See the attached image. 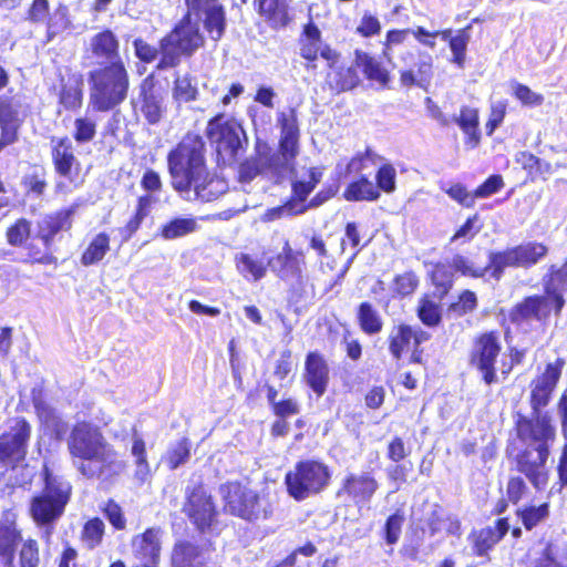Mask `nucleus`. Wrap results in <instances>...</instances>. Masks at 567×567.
<instances>
[{
  "instance_id": "nucleus-1",
  "label": "nucleus",
  "mask_w": 567,
  "mask_h": 567,
  "mask_svg": "<svg viewBox=\"0 0 567 567\" xmlns=\"http://www.w3.org/2000/svg\"><path fill=\"white\" fill-rule=\"evenodd\" d=\"M83 56L96 65L86 75L92 112L116 110L127 99L131 85L118 35L110 28L100 29L90 37Z\"/></svg>"
},
{
  "instance_id": "nucleus-2",
  "label": "nucleus",
  "mask_w": 567,
  "mask_h": 567,
  "mask_svg": "<svg viewBox=\"0 0 567 567\" xmlns=\"http://www.w3.org/2000/svg\"><path fill=\"white\" fill-rule=\"evenodd\" d=\"M78 205L72 204L52 213L45 214L33 231L32 221L19 217L9 224L4 230L6 243L13 248L22 249L24 261L30 265H58L55 240L61 231H70Z\"/></svg>"
},
{
  "instance_id": "nucleus-3",
  "label": "nucleus",
  "mask_w": 567,
  "mask_h": 567,
  "mask_svg": "<svg viewBox=\"0 0 567 567\" xmlns=\"http://www.w3.org/2000/svg\"><path fill=\"white\" fill-rule=\"evenodd\" d=\"M514 430L522 443L535 444L534 447H524L516 453L513 460L515 470L524 475L536 491H543L549 482L547 462L550 445L556 439L551 419L542 412H532L530 416L517 412Z\"/></svg>"
},
{
  "instance_id": "nucleus-4",
  "label": "nucleus",
  "mask_w": 567,
  "mask_h": 567,
  "mask_svg": "<svg viewBox=\"0 0 567 567\" xmlns=\"http://www.w3.org/2000/svg\"><path fill=\"white\" fill-rule=\"evenodd\" d=\"M277 124L280 130L278 147L276 152L265 145L264 152L246 157L237 166V181L247 184L264 172L271 173L280 178L295 171L296 159L300 152V128L298 113L295 107L277 115Z\"/></svg>"
},
{
  "instance_id": "nucleus-5",
  "label": "nucleus",
  "mask_w": 567,
  "mask_h": 567,
  "mask_svg": "<svg viewBox=\"0 0 567 567\" xmlns=\"http://www.w3.org/2000/svg\"><path fill=\"white\" fill-rule=\"evenodd\" d=\"M68 451L72 460L81 461L76 468L89 480L100 478L116 466V451L101 429L89 421H80L72 426Z\"/></svg>"
},
{
  "instance_id": "nucleus-6",
  "label": "nucleus",
  "mask_w": 567,
  "mask_h": 567,
  "mask_svg": "<svg viewBox=\"0 0 567 567\" xmlns=\"http://www.w3.org/2000/svg\"><path fill=\"white\" fill-rule=\"evenodd\" d=\"M167 171L172 188L189 194L190 185L207 167L206 144L199 134L187 132L167 153Z\"/></svg>"
},
{
  "instance_id": "nucleus-7",
  "label": "nucleus",
  "mask_w": 567,
  "mask_h": 567,
  "mask_svg": "<svg viewBox=\"0 0 567 567\" xmlns=\"http://www.w3.org/2000/svg\"><path fill=\"white\" fill-rule=\"evenodd\" d=\"M223 512L246 523L266 522L274 516V504L267 494L235 480L219 486Z\"/></svg>"
},
{
  "instance_id": "nucleus-8",
  "label": "nucleus",
  "mask_w": 567,
  "mask_h": 567,
  "mask_svg": "<svg viewBox=\"0 0 567 567\" xmlns=\"http://www.w3.org/2000/svg\"><path fill=\"white\" fill-rule=\"evenodd\" d=\"M42 488L31 499L29 515L38 526L55 523L65 512L71 501L72 485L55 475L44 463L40 472Z\"/></svg>"
},
{
  "instance_id": "nucleus-9",
  "label": "nucleus",
  "mask_w": 567,
  "mask_h": 567,
  "mask_svg": "<svg viewBox=\"0 0 567 567\" xmlns=\"http://www.w3.org/2000/svg\"><path fill=\"white\" fill-rule=\"evenodd\" d=\"M205 38L197 22L183 14L169 32L159 40V59L156 70L175 69L183 58H190L204 47Z\"/></svg>"
},
{
  "instance_id": "nucleus-10",
  "label": "nucleus",
  "mask_w": 567,
  "mask_h": 567,
  "mask_svg": "<svg viewBox=\"0 0 567 567\" xmlns=\"http://www.w3.org/2000/svg\"><path fill=\"white\" fill-rule=\"evenodd\" d=\"M205 137L223 163L235 162L246 150L247 136L241 123L223 112L207 121Z\"/></svg>"
},
{
  "instance_id": "nucleus-11",
  "label": "nucleus",
  "mask_w": 567,
  "mask_h": 567,
  "mask_svg": "<svg viewBox=\"0 0 567 567\" xmlns=\"http://www.w3.org/2000/svg\"><path fill=\"white\" fill-rule=\"evenodd\" d=\"M330 481L329 466L316 458L300 460L285 474L286 491L297 502L322 493Z\"/></svg>"
},
{
  "instance_id": "nucleus-12",
  "label": "nucleus",
  "mask_w": 567,
  "mask_h": 567,
  "mask_svg": "<svg viewBox=\"0 0 567 567\" xmlns=\"http://www.w3.org/2000/svg\"><path fill=\"white\" fill-rule=\"evenodd\" d=\"M565 305L564 295L547 292L528 295L511 307L507 312V320L515 327L532 321L546 327L551 317L559 318L561 316Z\"/></svg>"
},
{
  "instance_id": "nucleus-13",
  "label": "nucleus",
  "mask_w": 567,
  "mask_h": 567,
  "mask_svg": "<svg viewBox=\"0 0 567 567\" xmlns=\"http://www.w3.org/2000/svg\"><path fill=\"white\" fill-rule=\"evenodd\" d=\"M431 339V333L417 326L401 321L394 324L388 337L386 347L390 357L395 362L406 359L409 364H426L423 343Z\"/></svg>"
},
{
  "instance_id": "nucleus-14",
  "label": "nucleus",
  "mask_w": 567,
  "mask_h": 567,
  "mask_svg": "<svg viewBox=\"0 0 567 567\" xmlns=\"http://www.w3.org/2000/svg\"><path fill=\"white\" fill-rule=\"evenodd\" d=\"M503 344L498 330H485L476 333L468 352V364L480 373L486 385L498 382L497 362Z\"/></svg>"
},
{
  "instance_id": "nucleus-15",
  "label": "nucleus",
  "mask_w": 567,
  "mask_h": 567,
  "mask_svg": "<svg viewBox=\"0 0 567 567\" xmlns=\"http://www.w3.org/2000/svg\"><path fill=\"white\" fill-rule=\"evenodd\" d=\"M182 512L199 534L212 533L219 525V509L203 483L187 487Z\"/></svg>"
},
{
  "instance_id": "nucleus-16",
  "label": "nucleus",
  "mask_w": 567,
  "mask_h": 567,
  "mask_svg": "<svg viewBox=\"0 0 567 567\" xmlns=\"http://www.w3.org/2000/svg\"><path fill=\"white\" fill-rule=\"evenodd\" d=\"M32 426L23 416H17L0 434V466L16 470L25 462Z\"/></svg>"
},
{
  "instance_id": "nucleus-17",
  "label": "nucleus",
  "mask_w": 567,
  "mask_h": 567,
  "mask_svg": "<svg viewBox=\"0 0 567 567\" xmlns=\"http://www.w3.org/2000/svg\"><path fill=\"white\" fill-rule=\"evenodd\" d=\"M305 264L303 251H295L289 240L284 243L281 252L268 259L269 268L280 280L296 279V284L288 289L289 301L299 302L305 296L302 275Z\"/></svg>"
},
{
  "instance_id": "nucleus-18",
  "label": "nucleus",
  "mask_w": 567,
  "mask_h": 567,
  "mask_svg": "<svg viewBox=\"0 0 567 567\" xmlns=\"http://www.w3.org/2000/svg\"><path fill=\"white\" fill-rule=\"evenodd\" d=\"M298 48L308 71L317 70L318 58L327 61L330 69H333L341 58L339 51L324 43L321 30L312 20L302 25L298 38Z\"/></svg>"
},
{
  "instance_id": "nucleus-19",
  "label": "nucleus",
  "mask_w": 567,
  "mask_h": 567,
  "mask_svg": "<svg viewBox=\"0 0 567 567\" xmlns=\"http://www.w3.org/2000/svg\"><path fill=\"white\" fill-rule=\"evenodd\" d=\"M379 488L380 483L372 471L348 472L341 478L336 496L362 507L372 502Z\"/></svg>"
},
{
  "instance_id": "nucleus-20",
  "label": "nucleus",
  "mask_w": 567,
  "mask_h": 567,
  "mask_svg": "<svg viewBox=\"0 0 567 567\" xmlns=\"http://www.w3.org/2000/svg\"><path fill=\"white\" fill-rule=\"evenodd\" d=\"M189 19L202 18L203 28L209 39L221 40L227 29L226 8L220 0H184Z\"/></svg>"
},
{
  "instance_id": "nucleus-21",
  "label": "nucleus",
  "mask_w": 567,
  "mask_h": 567,
  "mask_svg": "<svg viewBox=\"0 0 567 567\" xmlns=\"http://www.w3.org/2000/svg\"><path fill=\"white\" fill-rule=\"evenodd\" d=\"M564 367L565 360L557 358L553 362H547L543 372L530 381L529 405L532 412H542L549 404L561 378Z\"/></svg>"
},
{
  "instance_id": "nucleus-22",
  "label": "nucleus",
  "mask_w": 567,
  "mask_h": 567,
  "mask_svg": "<svg viewBox=\"0 0 567 567\" xmlns=\"http://www.w3.org/2000/svg\"><path fill=\"white\" fill-rule=\"evenodd\" d=\"M50 156L54 173L59 177L70 183L80 178L82 165L76 157L72 140L69 136L51 137Z\"/></svg>"
},
{
  "instance_id": "nucleus-23",
  "label": "nucleus",
  "mask_w": 567,
  "mask_h": 567,
  "mask_svg": "<svg viewBox=\"0 0 567 567\" xmlns=\"http://www.w3.org/2000/svg\"><path fill=\"white\" fill-rule=\"evenodd\" d=\"M162 533L161 527L152 526L132 537V555L138 561V565L134 567H159Z\"/></svg>"
},
{
  "instance_id": "nucleus-24",
  "label": "nucleus",
  "mask_w": 567,
  "mask_h": 567,
  "mask_svg": "<svg viewBox=\"0 0 567 567\" xmlns=\"http://www.w3.org/2000/svg\"><path fill=\"white\" fill-rule=\"evenodd\" d=\"M508 530V517L497 518L494 522V526L473 529L467 537L471 544L472 555L483 557L486 561L491 560L489 553L506 536Z\"/></svg>"
},
{
  "instance_id": "nucleus-25",
  "label": "nucleus",
  "mask_w": 567,
  "mask_h": 567,
  "mask_svg": "<svg viewBox=\"0 0 567 567\" xmlns=\"http://www.w3.org/2000/svg\"><path fill=\"white\" fill-rule=\"evenodd\" d=\"M307 181H292L291 194L284 204L277 208L278 212H285L290 216H295L308 210L309 205L306 204V200L321 182L322 173L318 167H310L307 171Z\"/></svg>"
},
{
  "instance_id": "nucleus-26",
  "label": "nucleus",
  "mask_w": 567,
  "mask_h": 567,
  "mask_svg": "<svg viewBox=\"0 0 567 567\" xmlns=\"http://www.w3.org/2000/svg\"><path fill=\"white\" fill-rule=\"evenodd\" d=\"M302 378L318 398L326 393L330 381V368L323 353L313 350L306 354Z\"/></svg>"
},
{
  "instance_id": "nucleus-27",
  "label": "nucleus",
  "mask_w": 567,
  "mask_h": 567,
  "mask_svg": "<svg viewBox=\"0 0 567 567\" xmlns=\"http://www.w3.org/2000/svg\"><path fill=\"white\" fill-rule=\"evenodd\" d=\"M416 61L399 72V83L402 87H420L427 90L434 75L433 56L425 51H416Z\"/></svg>"
},
{
  "instance_id": "nucleus-28",
  "label": "nucleus",
  "mask_w": 567,
  "mask_h": 567,
  "mask_svg": "<svg viewBox=\"0 0 567 567\" xmlns=\"http://www.w3.org/2000/svg\"><path fill=\"white\" fill-rule=\"evenodd\" d=\"M292 0H252L258 17L272 30L287 28L293 16L291 13Z\"/></svg>"
},
{
  "instance_id": "nucleus-29",
  "label": "nucleus",
  "mask_w": 567,
  "mask_h": 567,
  "mask_svg": "<svg viewBox=\"0 0 567 567\" xmlns=\"http://www.w3.org/2000/svg\"><path fill=\"white\" fill-rule=\"evenodd\" d=\"M226 178L210 173L208 166L202 172V176L189 187V193L194 192L196 199L208 203L216 200L228 190Z\"/></svg>"
},
{
  "instance_id": "nucleus-30",
  "label": "nucleus",
  "mask_w": 567,
  "mask_h": 567,
  "mask_svg": "<svg viewBox=\"0 0 567 567\" xmlns=\"http://www.w3.org/2000/svg\"><path fill=\"white\" fill-rule=\"evenodd\" d=\"M141 112L151 125L157 124L163 116L162 97L155 91L153 74L147 75L140 84Z\"/></svg>"
},
{
  "instance_id": "nucleus-31",
  "label": "nucleus",
  "mask_w": 567,
  "mask_h": 567,
  "mask_svg": "<svg viewBox=\"0 0 567 567\" xmlns=\"http://www.w3.org/2000/svg\"><path fill=\"white\" fill-rule=\"evenodd\" d=\"M354 62L370 83L382 89L389 87L391 82L390 72L375 56L358 49L354 51Z\"/></svg>"
},
{
  "instance_id": "nucleus-32",
  "label": "nucleus",
  "mask_w": 567,
  "mask_h": 567,
  "mask_svg": "<svg viewBox=\"0 0 567 567\" xmlns=\"http://www.w3.org/2000/svg\"><path fill=\"white\" fill-rule=\"evenodd\" d=\"M453 121L464 134V145L470 150L478 147L482 141L478 109L462 105L460 114Z\"/></svg>"
},
{
  "instance_id": "nucleus-33",
  "label": "nucleus",
  "mask_w": 567,
  "mask_h": 567,
  "mask_svg": "<svg viewBox=\"0 0 567 567\" xmlns=\"http://www.w3.org/2000/svg\"><path fill=\"white\" fill-rule=\"evenodd\" d=\"M22 542V530L16 520L0 522V561L4 567H14L18 545Z\"/></svg>"
},
{
  "instance_id": "nucleus-34",
  "label": "nucleus",
  "mask_w": 567,
  "mask_h": 567,
  "mask_svg": "<svg viewBox=\"0 0 567 567\" xmlns=\"http://www.w3.org/2000/svg\"><path fill=\"white\" fill-rule=\"evenodd\" d=\"M427 280L433 288L431 293L439 300H444L454 288L455 274L450 264L436 261L427 272Z\"/></svg>"
},
{
  "instance_id": "nucleus-35",
  "label": "nucleus",
  "mask_w": 567,
  "mask_h": 567,
  "mask_svg": "<svg viewBox=\"0 0 567 567\" xmlns=\"http://www.w3.org/2000/svg\"><path fill=\"white\" fill-rule=\"evenodd\" d=\"M516 163L526 173V178L530 183L538 181L546 182L548 177L555 172L553 165L528 151H522L516 155Z\"/></svg>"
},
{
  "instance_id": "nucleus-36",
  "label": "nucleus",
  "mask_w": 567,
  "mask_h": 567,
  "mask_svg": "<svg viewBox=\"0 0 567 567\" xmlns=\"http://www.w3.org/2000/svg\"><path fill=\"white\" fill-rule=\"evenodd\" d=\"M507 268H519L513 247L488 251L487 264L483 266L485 276L488 275L493 280L499 281Z\"/></svg>"
},
{
  "instance_id": "nucleus-37",
  "label": "nucleus",
  "mask_w": 567,
  "mask_h": 567,
  "mask_svg": "<svg viewBox=\"0 0 567 567\" xmlns=\"http://www.w3.org/2000/svg\"><path fill=\"white\" fill-rule=\"evenodd\" d=\"M507 268H519L513 247L488 251L487 264L483 266L485 276L488 275L493 280L499 281Z\"/></svg>"
},
{
  "instance_id": "nucleus-38",
  "label": "nucleus",
  "mask_w": 567,
  "mask_h": 567,
  "mask_svg": "<svg viewBox=\"0 0 567 567\" xmlns=\"http://www.w3.org/2000/svg\"><path fill=\"white\" fill-rule=\"evenodd\" d=\"M202 551V547L190 540L175 542L171 553L172 567H203L204 564L198 561Z\"/></svg>"
},
{
  "instance_id": "nucleus-39",
  "label": "nucleus",
  "mask_w": 567,
  "mask_h": 567,
  "mask_svg": "<svg viewBox=\"0 0 567 567\" xmlns=\"http://www.w3.org/2000/svg\"><path fill=\"white\" fill-rule=\"evenodd\" d=\"M442 301L430 292H425L419 298L415 312L423 326L435 328L441 324L443 319Z\"/></svg>"
},
{
  "instance_id": "nucleus-40",
  "label": "nucleus",
  "mask_w": 567,
  "mask_h": 567,
  "mask_svg": "<svg viewBox=\"0 0 567 567\" xmlns=\"http://www.w3.org/2000/svg\"><path fill=\"white\" fill-rule=\"evenodd\" d=\"M377 188L373 181L361 174L346 186L342 196L347 202H377L380 198Z\"/></svg>"
},
{
  "instance_id": "nucleus-41",
  "label": "nucleus",
  "mask_w": 567,
  "mask_h": 567,
  "mask_svg": "<svg viewBox=\"0 0 567 567\" xmlns=\"http://www.w3.org/2000/svg\"><path fill=\"white\" fill-rule=\"evenodd\" d=\"M355 319L360 330L367 336H375L383 330V318L370 301H362L357 306Z\"/></svg>"
},
{
  "instance_id": "nucleus-42",
  "label": "nucleus",
  "mask_w": 567,
  "mask_h": 567,
  "mask_svg": "<svg viewBox=\"0 0 567 567\" xmlns=\"http://www.w3.org/2000/svg\"><path fill=\"white\" fill-rule=\"evenodd\" d=\"M58 102L65 110L75 112L83 105V84L78 78L64 80L61 79Z\"/></svg>"
},
{
  "instance_id": "nucleus-43",
  "label": "nucleus",
  "mask_w": 567,
  "mask_h": 567,
  "mask_svg": "<svg viewBox=\"0 0 567 567\" xmlns=\"http://www.w3.org/2000/svg\"><path fill=\"white\" fill-rule=\"evenodd\" d=\"M513 248L518 267L525 269L535 266L548 254L547 245L539 241H525L513 246Z\"/></svg>"
},
{
  "instance_id": "nucleus-44",
  "label": "nucleus",
  "mask_w": 567,
  "mask_h": 567,
  "mask_svg": "<svg viewBox=\"0 0 567 567\" xmlns=\"http://www.w3.org/2000/svg\"><path fill=\"white\" fill-rule=\"evenodd\" d=\"M199 91L196 78L190 73L176 74L173 81L172 97L178 105L195 102Z\"/></svg>"
},
{
  "instance_id": "nucleus-45",
  "label": "nucleus",
  "mask_w": 567,
  "mask_h": 567,
  "mask_svg": "<svg viewBox=\"0 0 567 567\" xmlns=\"http://www.w3.org/2000/svg\"><path fill=\"white\" fill-rule=\"evenodd\" d=\"M111 237L107 233L96 234L82 251L80 262L84 267L99 264L110 251Z\"/></svg>"
},
{
  "instance_id": "nucleus-46",
  "label": "nucleus",
  "mask_w": 567,
  "mask_h": 567,
  "mask_svg": "<svg viewBox=\"0 0 567 567\" xmlns=\"http://www.w3.org/2000/svg\"><path fill=\"white\" fill-rule=\"evenodd\" d=\"M478 308V298L471 289L461 290L446 306V315L452 318H463Z\"/></svg>"
},
{
  "instance_id": "nucleus-47",
  "label": "nucleus",
  "mask_w": 567,
  "mask_h": 567,
  "mask_svg": "<svg viewBox=\"0 0 567 567\" xmlns=\"http://www.w3.org/2000/svg\"><path fill=\"white\" fill-rule=\"evenodd\" d=\"M235 265L241 276L254 281L262 279L269 267L268 262L265 264L258 257L247 252L237 254L235 256Z\"/></svg>"
},
{
  "instance_id": "nucleus-48",
  "label": "nucleus",
  "mask_w": 567,
  "mask_h": 567,
  "mask_svg": "<svg viewBox=\"0 0 567 567\" xmlns=\"http://www.w3.org/2000/svg\"><path fill=\"white\" fill-rule=\"evenodd\" d=\"M333 75L331 80V86L337 92H347L358 87L362 80L360 76V70L357 63L348 66L333 68Z\"/></svg>"
},
{
  "instance_id": "nucleus-49",
  "label": "nucleus",
  "mask_w": 567,
  "mask_h": 567,
  "mask_svg": "<svg viewBox=\"0 0 567 567\" xmlns=\"http://www.w3.org/2000/svg\"><path fill=\"white\" fill-rule=\"evenodd\" d=\"M549 508L547 502L539 505H524L516 508L515 515L520 519L523 527L530 532L549 517Z\"/></svg>"
},
{
  "instance_id": "nucleus-50",
  "label": "nucleus",
  "mask_w": 567,
  "mask_h": 567,
  "mask_svg": "<svg viewBox=\"0 0 567 567\" xmlns=\"http://www.w3.org/2000/svg\"><path fill=\"white\" fill-rule=\"evenodd\" d=\"M197 220L193 217H177L163 224L158 230V236L165 240H173L196 231Z\"/></svg>"
},
{
  "instance_id": "nucleus-51",
  "label": "nucleus",
  "mask_w": 567,
  "mask_h": 567,
  "mask_svg": "<svg viewBox=\"0 0 567 567\" xmlns=\"http://www.w3.org/2000/svg\"><path fill=\"white\" fill-rule=\"evenodd\" d=\"M151 197L147 195L140 196L137 198L136 208L132 217L126 221V224L118 229L122 241H128L136 234V231L141 228L143 220L148 215V207L151 205Z\"/></svg>"
},
{
  "instance_id": "nucleus-52",
  "label": "nucleus",
  "mask_w": 567,
  "mask_h": 567,
  "mask_svg": "<svg viewBox=\"0 0 567 567\" xmlns=\"http://www.w3.org/2000/svg\"><path fill=\"white\" fill-rule=\"evenodd\" d=\"M89 111H92L90 106L85 114L76 116L73 121L72 138L79 145L92 142L97 134V123L89 115Z\"/></svg>"
},
{
  "instance_id": "nucleus-53",
  "label": "nucleus",
  "mask_w": 567,
  "mask_h": 567,
  "mask_svg": "<svg viewBox=\"0 0 567 567\" xmlns=\"http://www.w3.org/2000/svg\"><path fill=\"white\" fill-rule=\"evenodd\" d=\"M405 519L403 508H396L385 518L381 528V536L386 545L393 546L399 542Z\"/></svg>"
},
{
  "instance_id": "nucleus-54",
  "label": "nucleus",
  "mask_w": 567,
  "mask_h": 567,
  "mask_svg": "<svg viewBox=\"0 0 567 567\" xmlns=\"http://www.w3.org/2000/svg\"><path fill=\"white\" fill-rule=\"evenodd\" d=\"M544 292L563 295L567 291V259L561 266L551 265L543 278Z\"/></svg>"
},
{
  "instance_id": "nucleus-55",
  "label": "nucleus",
  "mask_w": 567,
  "mask_h": 567,
  "mask_svg": "<svg viewBox=\"0 0 567 567\" xmlns=\"http://www.w3.org/2000/svg\"><path fill=\"white\" fill-rule=\"evenodd\" d=\"M472 24H467L466 27L458 29L456 34H454L453 39H450L449 48L452 51L451 62L454 63L457 68L463 69L466 61V50L467 44L470 42V30Z\"/></svg>"
},
{
  "instance_id": "nucleus-56",
  "label": "nucleus",
  "mask_w": 567,
  "mask_h": 567,
  "mask_svg": "<svg viewBox=\"0 0 567 567\" xmlns=\"http://www.w3.org/2000/svg\"><path fill=\"white\" fill-rule=\"evenodd\" d=\"M105 535L104 522L95 516L87 519L81 529L80 538L89 549L99 547Z\"/></svg>"
},
{
  "instance_id": "nucleus-57",
  "label": "nucleus",
  "mask_w": 567,
  "mask_h": 567,
  "mask_svg": "<svg viewBox=\"0 0 567 567\" xmlns=\"http://www.w3.org/2000/svg\"><path fill=\"white\" fill-rule=\"evenodd\" d=\"M19 567H39L41 563L40 544L38 539L22 538L18 550Z\"/></svg>"
},
{
  "instance_id": "nucleus-58",
  "label": "nucleus",
  "mask_w": 567,
  "mask_h": 567,
  "mask_svg": "<svg viewBox=\"0 0 567 567\" xmlns=\"http://www.w3.org/2000/svg\"><path fill=\"white\" fill-rule=\"evenodd\" d=\"M420 279L415 271L408 270L395 275L392 280V291L394 296L405 298L413 295L419 288Z\"/></svg>"
},
{
  "instance_id": "nucleus-59",
  "label": "nucleus",
  "mask_w": 567,
  "mask_h": 567,
  "mask_svg": "<svg viewBox=\"0 0 567 567\" xmlns=\"http://www.w3.org/2000/svg\"><path fill=\"white\" fill-rule=\"evenodd\" d=\"M22 186L28 194L37 197L43 196L48 187L45 168L38 166L32 173L24 175Z\"/></svg>"
},
{
  "instance_id": "nucleus-60",
  "label": "nucleus",
  "mask_w": 567,
  "mask_h": 567,
  "mask_svg": "<svg viewBox=\"0 0 567 567\" xmlns=\"http://www.w3.org/2000/svg\"><path fill=\"white\" fill-rule=\"evenodd\" d=\"M377 190L381 193L391 194L396 188V171L390 163L382 164L375 173Z\"/></svg>"
},
{
  "instance_id": "nucleus-61",
  "label": "nucleus",
  "mask_w": 567,
  "mask_h": 567,
  "mask_svg": "<svg viewBox=\"0 0 567 567\" xmlns=\"http://www.w3.org/2000/svg\"><path fill=\"white\" fill-rule=\"evenodd\" d=\"M101 512L114 530H124L126 528L127 520L124 511L115 499L109 498L101 507Z\"/></svg>"
},
{
  "instance_id": "nucleus-62",
  "label": "nucleus",
  "mask_w": 567,
  "mask_h": 567,
  "mask_svg": "<svg viewBox=\"0 0 567 567\" xmlns=\"http://www.w3.org/2000/svg\"><path fill=\"white\" fill-rule=\"evenodd\" d=\"M514 97L520 102L523 106L537 107L543 105L545 97L543 94L534 92L528 85L514 82L512 84Z\"/></svg>"
},
{
  "instance_id": "nucleus-63",
  "label": "nucleus",
  "mask_w": 567,
  "mask_h": 567,
  "mask_svg": "<svg viewBox=\"0 0 567 567\" xmlns=\"http://www.w3.org/2000/svg\"><path fill=\"white\" fill-rule=\"evenodd\" d=\"M190 456V443L188 439L183 437L173 447L167 451L166 464L171 470L177 468L186 463Z\"/></svg>"
},
{
  "instance_id": "nucleus-64",
  "label": "nucleus",
  "mask_w": 567,
  "mask_h": 567,
  "mask_svg": "<svg viewBox=\"0 0 567 567\" xmlns=\"http://www.w3.org/2000/svg\"><path fill=\"white\" fill-rule=\"evenodd\" d=\"M528 493V485L520 475L509 476L506 484V496L511 504L517 505Z\"/></svg>"
}]
</instances>
